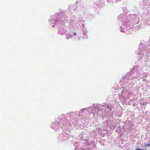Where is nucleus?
Masks as SVG:
<instances>
[{
    "label": "nucleus",
    "mask_w": 150,
    "mask_h": 150,
    "mask_svg": "<svg viewBox=\"0 0 150 150\" xmlns=\"http://www.w3.org/2000/svg\"><path fill=\"white\" fill-rule=\"evenodd\" d=\"M145 146H150V143L149 144H145Z\"/></svg>",
    "instance_id": "20e7f679"
},
{
    "label": "nucleus",
    "mask_w": 150,
    "mask_h": 150,
    "mask_svg": "<svg viewBox=\"0 0 150 150\" xmlns=\"http://www.w3.org/2000/svg\"><path fill=\"white\" fill-rule=\"evenodd\" d=\"M135 150H143V149H142L140 148H136L135 149Z\"/></svg>",
    "instance_id": "39448f33"
},
{
    "label": "nucleus",
    "mask_w": 150,
    "mask_h": 150,
    "mask_svg": "<svg viewBox=\"0 0 150 150\" xmlns=\"http://www.w3.org/2000/svg\"><path fill=\"white\" fill-rule=\"evenodd\" d=\"M74 35H76V33L75 32V33H74Z\"/></svg>",
    "instance_id": "423d86ee"
},
{
    "label": "nucleus",
    "mask_w": 150,
    "mask_h": 150,
    "mask_svg": "<svg viewBox=\"0 0 150 150\" xmlns=\"http://www.w3.org/2000/svg\"><path fill=\"white\" fill-rule=\"evenodd\" d=\"M83 121H86V120H84L83 119L80 118V119L79 120V121L78 120V122H79V121H81V122H82Z\"/></svg>",
    "instance_id": "f03ea898"
},
{
    "label": "nucleus",
    "mask_w": 150,
    "mask_h": 150,
    "mask_svg": "<svg viewBox=\"0 0 150 150\" xmlns=\"http://www.w3.org/2000/svg\"><path fill=\"white\" fill-rule=\"evenodd\" d=\"M67 39H69V38H67Z\"/></svg>",
    "instance_id": "0eeeda50"
},
{
    "label": "nucleus",
    "mask_w": 150,
    "mask_h": 150,
    "mask_svg": "<svg viewBox=\"0 0 150 150\" xmlns=\"http://www.w3.org/2000/svg\"><path fill=\"white\" fill-rule=\"evenodd\" d=\"M52 27H54V25H53L52 26Z\"/></svg>",
    "instance_id": "6e6552de"
},
{
    "label": "nucleus",
    "mask_w": 150,
    "mask_h": 150,
    "mask_svg": "<svg viewBox=\"0 0 150 150\" xmlns=\"http://www.w3.org/2000/svg\"><path fill=\"white\" fill-rule=\"evenodd\" d=\"M62 125H64V124L63 123Z\"/></svg>",
    "instance_id": "1a4fd4ad"
},
{
    "label": "nucleus",
    "mask_w": 150,
    "mask_h": 150,
    "mask_svg": "<svg viewBox=\"0 0 150 150\" xmlns=\"http://www.w3.org/2000/svg\"><path fill=\"white\" fill-rule=\"evenodd\" d=\"M83 140L84 142L86 143V144H88V141L87 139H83Z\"/></svg>",
    "instance_id": "7ed1b4c3"
},
{
    "label": "nucleus",
    "mask_w": 150,
    "mask_h": 150,
    "mask_svg": "<svg viewBox=\"0 0 150 150\" xmlns=\"http://www.w3.org/2000/svg\"><path fill=\"white\" fill-rule=\"evenodd\" d=\"M87 109V108H83V109H82L80 110V111L82 113L85 110Z\"/></svg>",
    "instance_id": "f257e3e1"
}]
</instances>
